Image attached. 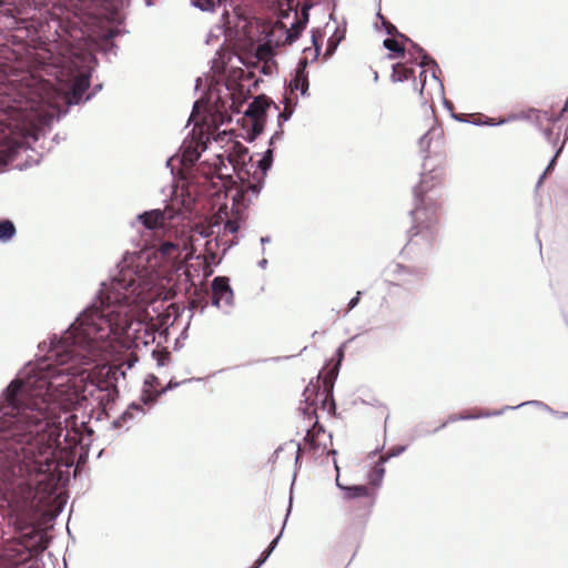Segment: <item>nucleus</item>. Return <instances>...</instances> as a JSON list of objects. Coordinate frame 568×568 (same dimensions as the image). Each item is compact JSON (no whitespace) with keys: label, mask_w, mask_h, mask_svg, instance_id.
Returning <instances> with one entry per match:
<instances>
[{"label":"nucleus","mask_w":568,"mask_h":568,"mask_svg":"<svg viewBox=\"0 0 568 568\" xmlns=\"http://www.w3.org/2000/svg\"><path fill=\"white\" fill-rule=\"evenodd\" d=\"M141 255L126 252L95 298L60 335L39 347L45 359L28 363L0 397V498L20 521L29 519L65 480L64 459L89 446L93 430L70 410L83 402L106 412L125 373L106 365L111 337L129 327L132 306L153 298Z\"/></svg>","instance_id":"nucleus-1"},{"label":"nucleus","mask_w":568,"mask_h":568,"mask_svg":"<svg viewBox=\"0 0 568 568\" xmlns=\"http://www.w3.org/2000/svg\"><path fill=\"white\" fill-rule=\"evenodd\" d=\"M437 178L438 173L433 170L423 172L418 185L414 187L416 205L410 212L413 226L408 231L407 251L420 247L422 252H429L436 240L438 233L436 209L429 204L433 199L428 193L433 191Z\"/></svg>","instance_id":"nucleus-2"},{"label":"nucleus","mask_w":568,"mask_h":568,"mask_svg":"<svg viewBox=\"0 0 568 568\" xmlns=\"http://www.w3.org/2000/svg\"><path fill=\"white\" fill-rule=\"evenodd\" d=\"M273 164V149H267L262 159L257 161V169L260 171V176L254 175V182H248L242 190H237L233 195V206H241L245 209L251 199H246V193L250 192L252 196L256 197L263 186H264V178L266 176L267 171L271 169Z\"/></svg>","instance_id":"nucleus-3"},{"label":"nucleus","mask_w":568,"mask_h":568,"mask_svg":"<svg viewBox=\"0 0 568 568\" xmlns=\"http://www.w3.org/2000/svg\"><path fill=\"white\" fill-rule=\"evenodd\" d=\"M212 300L211 304L217 308H223L229 314L234 304V293L225 276H216L211 282Z\"/></svg>","instance_id":"nucleus-4"},{"label":"nucleus","mask_w":568,"mask_h":568,"mask_svg":"<svg viewBox=\"0 0 568 568\" xmlns=\"http://www.w3.org/2000/svg\"><path fill=\"white\" fill-rule=\"evenodd\" d=\"M270 105L271 101L265 95H258L245 109L244 115L252 120L251 141L262 133L264 118Z\"/></svg>","instance_id":"nucleus-5"},{"label":"nucleus","mask_w":568,"mask_h":568,"mask_svg":"<svg viewBox=\"0 0 568 568\" xmlns=\"http://www.w3.org/2000/svg\"><path fill=\"white\" fill-rule=\"evenodd\" d=\"M178 212L171 207L165 206L164 210L154 209L144 211L136 215L135 220L142 226L149 231H155L162 229L165 222L172 221L176 216Z\"/></svg>","instance_id":"nucleus-6"},{"label":"nucleus","mask_w":568,"mask_h":568,"mask_svg":"<svg viewBox=\"0 0 568 568\" xmlns=\"http://www.w3.org/2000/svg\"><path fill=\"white\" fill-rule=\"evenodd\" d=\"M425 272L422 268L407 267L399 263H390L386 267V276L396 285L410 284L419 281Z\"/></svg>","instance_id":"nucleus-7"},{"label":"nucleus","mask_w":568,"mask_h":568,"mask_svg":"<svg viewBox=\"0 0 568 568\" xmlns=\"http://www.w3.org/2000/svg\"><path fill=\"white\" fill-rule=\"evenodd\" d=\"M222 168H226L223 159L220 155H216L213 162H209L207 160L199 162L195 166L196 175L204 179V183L213 182V179L216 176L219 180H222Z\"/></svg>","instance_id":"nucleus-8"},{"label":"nucleus","mask_w":568,"mask_h":568,"mask_svg":"<svg viewBox=\"0 0 568 568\" xmlns=\"http://www.w3.org/2000/svg\"><path fill=\"white\" fill-rule=\"evenodd\" d=\"M307 65H308L307 58L300 59L297 67L295 69V74L288 83V89H290L291 93L300 90L302 97L310 95V93H308V88H310L308 74L306 71Z\"/></svg>","instance_id":"nucleus-9"},{"label":"nucleus","mask_w":568,"mask_h":568,"mask_svg":"<svg viewBox=\"0 0 568 568\" xmlns=\"http://www.w3.org/2000/svg\"><path fill=\"white\" fill-rule=\"evenodd\" d=\"M311 4H303L301 8L300 14L295 12L296 20L291 24V28L286 31V42L293 43L295 42L298 37L301 36L302 31L305 29L308 18H310V9Z\"/></svg>","instance_id":"nucleus-10"},{"label":"nucleus","mask_w":568,"mask_h":568,"mask_svg":"<svg viewBox=\"0 0 568 568\" xmlns=\"http://www.w3.org/2000/svg\"><path fill=\"white\" fill-rule=\"evenodd\" d=\"M408 42L410 43L412 48L416 51V53L419 54V57H420V61L418 62V65L423 69L426 67L430 68L432 78L435 80L442 95H444V84L437 75V72L440 71L439 65L429 54H427V52L420 45L413 42L412 40Z\"/></svg>","instance_id":"nucleus-11"},{"label":"nucleus","mask_w":568,"mask_h":568,"mask_svg":"<svg viewBox=\"0 0 568 568\" xmlns=\"http://www.w3.org/2000/svg\"><path fill=\"white\" fill-rule=\"evenodd\" d=\"M323 383H324L323 390L320 389L318 385H315L316 389H315L314 394L316 395V397H321V404H322L323 410H326L329 415H332V414H335V410H336V404H335V400L333 397L334 382L328 381L327 378H324Z\"/></svg>","instance_id":"nucleus-12"},{"label":"nucleus","mask_w":568,"mask_h":568,"mask_svg":"<svg viewBox=\"0 0 568 568\" xmlns=\"http://www.w3.org/2000/svg\"><path fill=\"white\" fill-rule=\"evenodd\" d=\"M145 410L143 408V405L138 403H131L129 407L112 422L113 428H130V422L134 418V416H144Z\"/></svg>","instance_id":"nucleus-13"},{"label":"nucleus","mask_w":568,"mask_h":568,"mask_svg":"<svg viewBox=\"0 0 568 568\" xmlns=\"http://www.w3.org/2000/svg\"><path fill=\"white\" fill-rule=\"evenodd\" d=\"M334 467L337 473L336 486L344 491V498L352 500L356 498H364L368 496V488L365 485L345 486L339 481V467L336 459H334Z\"/></svg>","instance_id":"nucleus-14"},{"label":"nucleus","mask_w":568,"mask_h":568,"mask_svg":"<svg viewBox=\"0 0 568 568\" xmlns=\"http://www.w3.org/2000/svg\"><path fill=\"white\" fill-rule=\"evenodd\" d=\"M315 389L316 386H314L313 384L306 386L303 393V395L305 396V405L300 407V412L304 416V419H307L308 423H312L313 419L318 420L315 403L311 400V397L315 393Z\"/></svg>","instance_id":"nucleus-15"},{"label":"nucleus","mask_w":568,"mask_h":568,"mask_svg":"<svg viewBox=\"0 0 568 568\" xmlns=\"http://www.w3.org/2000/svg\"><path fill=\"white\" fill-rule=\"evenodd\" d=\"M185 248V243L164 241L161 243L159 251L166 260H178Z\"/></svg>","instance_id":"nucleus-16"},{"label":"nucleus","mask_w":568,"mask_h":568,"mask_svg":"<svg viewBox=\"0 0 568 568\" xmlns=\"http://www.w3.org/2000/svg\"><path fill=\"white\" fill-rule=\"evenodd\" d=\"M291 508H292V498L290 499V506L287 508V513H286V516H285V519H284V524H283V527H282V530L280 531V534L270 542L268 547L261 554V556L258 557V559L255 561V564L251 567V568H260L267 559L268 557L271 556V554L273 552V550L276 548L282 535H283V531H284V527L286 525V521H287V518L290 516V513H291Z\"/></svg>","instance_id":"nucleus-17"},{"label":"nucleus","mask_w":568,"mask_h":568,"mask_svg":"<svg viewBox=\"0 0 568 568\" xmlns=\"http://www.w3.org/2000/svg\"><path fill=\"white\" fill-rule=\"evenodd\" d=\"M324 433L325 429L323 425H321L318 420H314L312 426L306 429V435L304 437L305 446L310 449H317L321 446V443L317 442V437Z\"/></svg>","instance_id":"nucleus-18"},{"label":"nucleus","mask_w":568,"mask_h":568,"mask_svg":"<svg viewBox=\"0 0 568 568\" xmlns=\"http://www.w3.org/2000/svg\"><path fill=\"white\" fill-rule=\"evenodd\" d=\"M241 206H233V217L227 219L224 223L223 230L225 233L235 234L241 227Z\"/></svg>","instance_id":"nucleus-19"},{"label":"nucleus","mask_w":568,"mask_h":568,"mask_svg":"<svg viewBox=\"0 0 568 568\" xmlns=\"http://www.w3.org/2000/svg\"><path fill=\"white\" fill-rule=\"evenodd\" d=\"M121 33V31L119 29H112V30H109L104 33H102L101 36V40H102V44H101V50L105 53V54H109V53H113V54H116V45L112 42L113 38H115L116 36H119Z\"/></svg>","instance_id":"nucleus-20"},{"label":"nucleus","mask_w":568,"mask_h":568,"mask_svg":"<svg viewBox=\"0 0 568 568\" xmlns=\"http://www.w3.org/2000/svg\"><path fill=\"white\" fill-rule=\"evenodd\" d=\"M17 234V229L12 221L0 220V243L10 242Z\"/></svg>","instance_id":"nucleus-21"},{"label":"nucleus","mask_w":568,"mask_h":568,"mask_svg":"<svg viewBox=\"0 0 568 568\" xmlns=\"http://www.w3.org/2000/svg\"><path fill=\"white\" fill-rule=\"evenodd\" d=\"M414 70L406 68L402 63H397L393 65V72L390 79L393 82H404L413 77Z\"/></svg>","instance_id":"nucleus-22"},{"label":"nucleus","mask_w":568,"mask_h":568,"mask_svg":"<svg viewBox=\"0 0 568 568\" xmlns=\"http://www.w3.org/2000/svg\"><path fill=\"white\" fill-rule=\"evenodd\" d=\"M181 384L182 383H180V382L170 381L165 387L161 388L160 392H155L154 395H149V394L141 395V402L143 405H152L155 403L158 397L165 394L168 390H172V389L176 388Z\"/></svg>","instance_id":"nucleus-23"},{"label":"nucleus","mask_w":568,"mask_h":568,"mask_svg":"<svg viewBox=\"0 0 568 568\" xmlns=\"http://www.w3.org/2000/svg\"><path fill=\"white\" fill-rule=\"evenodd\" d=\"M383 45L390 51L389 59H397L404 55L405 49L396 39L387 38L383 41Z\"/></svg>","instance_id":"nucleus-24"},{"label":"nucleus","mask_w":568,"mask_h":568,"mask_svg":"<svg viewBox=\"0 0 568 568\" xmlns=\"http://www.w3.org/2000/svg\"><path fill=\"white\" fill-rule=\"evenodd\" d=\"M527 405H529V406H535V407L540 408V409H542V410H545V412H548V413H550V414H558V412H557V410H554V409H552L549 405H547L546 403L540 402V400H536V399H534V400H527V402L520 403V404H518V405H516V406H505V407H503V410H504V412H507V410H514V409H518V408H520V407H523V406H527Z\"/></svg>","instance_id":"nucleus-25"},{"label":"nucleus","mask_w":568,"mask_h":568,"mask_svg":"<svg viewBox=\"0 0 568 568\" xmlns=\"http://www.w3.org/2000/svg\"><path fill=\"white\" fill-rule=\"evenodd\" d=\"M356 338V336H353L351 337L347 342L343 343L337 349H336V353H335V356H336V359H337V365L326 375L325 378H327L328 381H332L334 382L337 377V374H338V367L341 365V362L343 361L344 358V348L346 346L347 343L354 341Z\"/></svg>","instance_id":"nucleus-26"},{"label":"nucleus","mask_w":568,"mask_h":568,"mask_svg":"<svg viewBox=\"0 0 568 568\" xmlns=\"http://www.w3.org/2000/svg\"><path fill=\"white\" fill-rule=\"evenodd\" d=\"M504 413L505 412L501 408L499 410H494V412L484 410V412H480L479 414H476V415L459 414L458 415V419L459 420H469V419H476V418H486V417H493V416H500Z\"/></svg>","instance_id":"nucleus-27"},{"label":"nucleus","mask_w":568,"mask_h":568,"mask_svg":"<svg viewBox=\"0 0 568 568\" xmlns=\"http://www.w3.org/2000/svg\"><path fill=\"white\" fill-rule=\"evenodd\" d=\"M159 385V378L155 375H148V377L144 381V387L141 395L149 394L154 395L155 392H160V389L156 388Z\"/></svg>","instance_id":"nucleus-28"},{"label":"nucleus","mask_w":568,"mask_h":568,"mask_svg":"<svg viewBox=\"0 0 568 568\" xmlns=\"http://www.w3.org/2000/svg\"><path fill=\"white\" fill-rule=\"evenodd\" d=\"M296 105H297V101H294V102H292V104H286L284 106V110L282 112H280L278 118H277L278 126H282L284 122L288 121L292 118Z\"/></svg>","instance_id":"nucleus-29"},{"label":"nucleus","mask_w":568,"mask_h":568,"mask_svg":"<svg viewBox=\"0 0 568 568\" xmlns=\"http://www.w3.org/2000/svg\"><path fill=\"white\" fill-rule=\"evenodd\" d=\"M342 39H343V36H339V37L333 36V37H331L327 40V45H326V50H325V53H324V58L325 59L331 58L335 53V51H336L338 44L341 43Z\"/></svg>","instance_id":"nucleus-30"},{"label":"nucleus","mask_w":568,"mask_h":568,"mask_svg":"<svg viewBox=\"0 0 568 568\" xmlns=\"http://www.w3.org/2000/svg\"><path fill=\"white\" fill-rule=\"evenodd\" d=\"M562 148H564V143L558 148V150L556 151L555 155L551 158V160L549 161L547 168L545 169L544 173L540 175L538 182H537V186H539L544 179L546 178V175L554 170V166L556 164V161H557V158L559 156L560 152L562 151Z\"/></svg>","instance_id":"nucleus-31"},{"label":"nucleus","mask_w":568,"mask_h":568,"mask_svg":"<svg viewBox=\"0 0 568 568\" xmlns=\"http://www.w3.org/2000/svg\"><path fill=\"white\" fill-rule=\"evenodd\" d=\"M447 424H448L447 422H444L442 425H439L437 428H435L433 430H427V429H424L422 426H417L413 432L412 439H416L422 436L437 433L438 430L445 428L447 426Z\"/></svg>","instance_id":"nucleus-32"},{"label":"nucleus","mask_w":568,"mask_h":568,"mask_svg":"<svg viewBox=\"0 0 568 568\" xmlns=\"http://www.w3.org/2000/svg\"><path fill=\"white\" fill-rule=\"evenodd\" d=\"M383 28L385 29V32L388 34V36H397L399 37L400 39H403L404 41H410V39L406 36H404L403 33H400L397 28L390 23L389 21L387 20H384V22L382 23Z\"/></svg>","instance_id":"nucleus-33"},{"label":"nucleus","mask_w":568,"mask_h":568,"mask_svg":"<svg viewBox=\"0 0 568 568\" xmlns=\"http://www.w3.org/2000/svg\"><path fill=\"white\" fill-rule=\"evenodd\" d=\"M385 469L383 464L378 462V465L374 468L373 475L371 476V484L374 486H379L384 476Z\"/></svg>","instance_id":"nucleus-34"},{"label":"nucleus","mask_w":568,"mask_h":568,"mask_svg":"<svg viewBox=\"0 0 568 568\" xmlns=\"http://www.w3.org/2000/svg\"><path fill=\"white\" fill-rule=\"evenodd\" d=\"M191 3L201 11H212L215 7L214 0H192Z\"/></svg>","instance_id":"nucleus-35"},{"label":"nucleus","mask_w":568,"mask_h":568,"mask_svg":"<svg viewBox=\"0 0 568 568\" xmlns=\"http://www.w3.org/2000/svg\"><path fill=\"white\" fill-rule=\"evenodd\" d=\"M406 450V446H403V445H398V446H395L393 448L389 449V452L387 453L386 456H382L379 458V463L381 464H384L386 463L389 458H393V457H396V456H399L400 454H403L404 452Z\"/></svg>","instance_id":"nucleus-36"},{"label":"nucleus","mask_w":568,"mask_h":568,"mask_svg":"<svg viewBox=\"0 0 568 568\" xmlns=\"http://www.w3.org/2000/svg\"><path fill=\"white\" fill-rule=\"evenodd\" d=\"M152 355L160 367L165 366L170 359V353L168 351H153Z\"/></svg>","instance_id":"nucleus-37"},{"label":"nucleus","mask_w":568,"mask_h":568,"mask_svg":"<svg viewBox=\"0 0 568 568\" xmlns=\"http://www.w3.org/2000/svg\"><path fill=\"white\" fill-rule=\"evenodd\" d=\"M215 242H216L215 243L216 246H220V245L223 246V253H225L227 250H230L232 246H234L239 243L237 239L224 240L223 237H220V236H217L215 239Z\"/></svg>","instance_id":"nucleus-38"},{"label":"nucleus","mask_w":568,"mask_h":568,"mask_svg":"<svg viewBox=\"0 0 568 568\" xmlns=\"http://www.w3.org/2000/svg\"><path fill=\"white\" fill-rule=\"evenodd\" d=\"M317 34H318V31L316 30H312V43L314 45V53H313V57H312V62L316 61L320 53H321V49H322V45L321 43L318 42V39H317Z\"/></svg>","instance_id":"nucleus-39"},{"label":"nucleus","mask_w":568,"mask_h":568,"mask_svg":"<svg viewBox=\"0 0 568 568\" xmlns=\"http://www.w3.org/2000/svg\"><path fill=\"white\" fill-rule=\"evenodd\" d=\"M202 109H204L202 101L197 100L193 103V109L189 119V123L195 121V118L201 113Z\"/></svg>","instance_id":"nucleus-40"},{"label":"nucleus","mask_w":568,"mask_h":568,"mask_svg":"<svg viewBox=\"0 0 568 568\" xmlns=\"http://www.w3.org/2000/svg\"><path fill=\"white\" fill-rule=\"evenodd\" d=\"M285 448H294L296 450V457H295V467H297L301 458V444L295 443L294 440H291L284 445Z\"/></svg>","instance_id":"nucleus-41"},{"label":"nucleus","mask_w":568,"mask_h":568,"mask_svg":"<svg viewBox=\"0 0 568 568\" xmlns=\"http://www.w3.org/2000/svg\"><path fill=\"white\" fill-rule=\"evenodd\" d=\"M283 135H284V131H283L282 126H278V129L271 136L268 144L272 145L275 141L282 140ZM268 149H272V148L268 146Z\"/></svg>","instance_id":"nucleus-42"},{"label":"nucleus","mask_w":568,"mask_h":568,"mask_svg":"<svg viewBox=\"0 0 568 568\" xmlns=\"http://www.w3.org/2000/svg\"><path fill=\"white\" fill-rule=\"evenodd\" d=\"M213 226H209V227H204V226H201V227H196V232L199 233L200 236L202 237H209L213 234Z\"/></svg>","instance_id":"nucleus-43"},{"label":"nucleus","mask_w":568,"mask_h":568,"mask_svg":"<svg viewBox=\"0 0 568 568\" xmlns=\"http://www.w3.org/2000/svg\"><path fill=\"white\" fill-rule=\"evenodd\" d=\"M361 292L358 291L356 293V295L354 297H352L347 304V310H346V314L352 311L354 307L357 306V304L359 303V298H361Z\"/></svg>","instance_id":"nucleus-44"},{"label":"nucleus","mask_w":568,"mask_h":568,"mask_svg":"<svg viewBox=\"0 0 568 568\" xmlns=\"http://www.w3.org/2000/svg\"><path fill=\"white\" fill-rule=\"evenodd\" d=\"M506 122H507L506 119H501V120L496 121L493 118L485 116L484 125L496 126V125H501V124H504Z\"/></svg>","instance_id":"nucleus-45"},{"label":"nucleus","mask_w":568,"mask_h":568,"mask_svg":"<svg viewBox=\"0 0 568 568\" xmlns=\"http://www.w3.org/2000/svg\"><path fill=\"white\" fill-rule=\"evenodd\" d=\"M568 109V98H567V101L564 105V108L560 110V112L558 114H554V115H550L548 116L547 119L550 121V122H557L560 120V118L562 116V114L567 111Z\"/></svg>","instance_id":"nucleus-46"},{"label":"nucleus","mask_w":568,"mask_h":568,"mask_svg":"<svg viewBox=\"0 0 568 568\" xmlns=\"http://www.w3.org/2000/svg\"><path fill=\"white\" fill-rule=\"evenodd\" d=\"M435 131L429 130L427 133L420 136L419 139V145L420 148L428 146L430 141V135L434 134Z\"/></svg>","instance_id":"nucleus-47"},{"label":"nucleus","mask_w":568,"mask_h":568,"mask_svg":"<svg viewBox=\"0 0 568 568\" xmlns=\"http://www.w3.org/2000/svg\"><path fill=\"white\" fill-rule=\"evenodd\" d=\"M200 154L194 151L191 154H186V152L183 154V162H190L193 163L194 161H199Z\"/></svg>","instance_id":"nucleus-48"},{"label":"nucleus","mask_w":568,"mask_h":568,"mask_svg":"<svg viewBox=\"0 0 568 568\" xmlns=\"http://www.w3.org/2000/svg\"><path fill=\"white\" fill-rule=\"evenodd\" d=\"M544 136L545 139L549 142V143H552V144H556V139L554 136V132H552V129H545L544 130Z\"/></svg>","instance_id":"nucleus-49"},{"label":"nucleus","mask_w":568,"mask_h":568,"mask_svg":"<svg viewBox=\"0 0 568 568\" xmlns=\"http://www.w3.org/2000/svg\"><path fill=\"white\" fill-rule=\"evenodd\" d=\"M469 123L477 125V126L484 125L483 114H478L476 116V119L471 120Z\"/></svg>","instance_id":"nucleus-50"},{"label":"nucleus","mask_w":568,"mask_h":568,"mask_svg":"<svg viewBox=\"0 0 568 568\" xmlns=\"http://www.w3.org/2000/svg\"><path fill=\"white\" fill-rule=\"evenodd\" d=\"M455 120L459 121V122H470V120L466 119V114H463V113H459V114H454L452 115Z\"/></svg>","instance_id":"nucleus-51"},{"label":"nucleus","mask_w":568,"mask_h":568,"mask_svg":"<svg viewBox=\"0 0 568 568\" xmlns=\"http://www.w3.org/2000/svg\"><path fill=\"white\" fill-rule=\"evenodd\" d=\"M419 78L423 79L422 80V85H420V94L423 93V90L425 88V84H426V77H425V70H423L419 74Z\"/></svg>","instance_id":"nucleus-52"},{"label":"nucleus","mask_w":568,"mask_h":568,"mask_svg":"<svg viewBox=\"0 0 568 568\" xmlns=\"http://www.w3.org/2000/svg\"><path fill=\"white\" fill-rule=\"evenodd\" d=\"M294 101H297V99L296 98L293 99L291 97L285 95L284 99H283L284 106L286 104H292V102H294Z\"/></svg>","instance_id":"nucleus-53"},{"label":"nucleus","mask_w":568,"mask_h":568,"mask_svg":"<svg viewBox=\"0 0 568 568\" xmlns=\"http://www.w3.org/2000/svg\"><path fill=\"white\" fill-rule=\"evenodd\" d=\"M267 264H268V262H267V260H266V258H262V260L257 263V265H258L261 268H263V270H264V268H266Z\"/></svg>","instance_id":"nucleus-54"},{"label":"nucleus","mask_w":568,"mask_h":568,"mask_svg":"<svg viewBox=\"0 0 568 568\" xmlns=\"http://www.w3.org/2000/svg\"><path fill=\"white\" fill-rule=\"evenodd\" d=\"M443 103L448 110H453V103L447 99L443 98Z\"/></svg>","instance_id":"nucleus-55"},{"label":"nucleus","mask_w":568,"mask_h":568,"mask_svg":"<svg viewBox=\"0 0 568 568\" xmlns=\"http://www.w3.org/2000/svg\"><path fill=\"white\" fill-rule=\"evenodd\" d=\"M554 416L558 417V418H568V413L567 412H561L558 414H552Z\"/></svg>","instance_id":"nucleus-56"},{"label":"nucleus","mask_w":568,"mask_h":568,"mask_svg":"<svg viewBox=\"0 0 568 568\" xmlns=\"http://www.w3.org/2000/svg\"><path fill=\"white\" fill-rule=\"evenodd\" d=\"M457 420H459L458 419V415L454 414V415H450L446 422L449 424V423H454V422H457Z\"/></svg>","instance_id":"nucleus-57"},{"label":"nucleus","mask_w":568,"mask_h":568,"mask_svg":"<svg viewBox=\"0 0 568 568\" xmlns=\"http://www.w3.org/2000/svg\"><path fill=\"white\" fill-rule=\"evenodd\" d=\"M4 11L10 13V17H11V18H12V20H13L12 24L18 26V20H17V19L12 16V13H11V12H12V10H11L10 8H8V9H4Z\"/></svg>","instance_id":"nucleus-58"},{"label":"nucleus","mask_w":568,"mask_h":568,"mask_svg":"<svg viewBox=\"0 0 568 568\" xmlns=\"http://www.w3.org/2000/svg\"><path fill=\"white\" fill-rule=\"evenodd\" d=\"M261 244L264 245V244H267L271 242V237L270 236H262L261 237Z\"/></svg>","instance_id":"nucleus-59"},{"label":"nucleus","mask_w":568,"mask_h":568,"mask_svg":"<svg viewBox=\"0 0 568 568\" xmlns=\"http://www.w3.org/2000/svg\"><path fill=\"white\" fill-rule=\"evenodd\" d=\"M229 17L230 13L226 10H224V12L222 13V18L223 20H225V23H230Z\"/></svg>","instance_id":"nucleus-60"},{"label":"nucleus","mask_w":568,"mask_h":568,"mask_svg":"<svg viewBox=\"0 0 568 568\" xmlns=\"http://www.w3.org/2000/svg\"><path fill=\"white\" fill-rule=\"evenodd\" d=\"M13 3H14V0H0L1 6H4V4L11 6Z\"/></svg>","instance_id":"nucleus-61"},{"label":"nucleus","mask_w":568,"mask_h":568,"mask_svg":"<svg viewBox=\"0 0 568 568\" xmlns=\"http://www.w3.org/2000/svg\"><path fill=\"white\" fill-rule=\"evenodd\" d=\"M376 17L381 20L382 23L384 22V20H386L385 17L381 12V8L378 9Z\"/></svg>","instance_id":"nucleus-62"},{"label":"nucleus","mask_w":568,"mask_h":568,"mask_svg":"<svg viewBox=\"0 0 568 568\" xmlns=\"http://www.w3.org/2000/svg\"><path fill=\"white\" fill-rule=\"evenodd\" d=\"M206 250L212 254V257H214V254H213V251H212V247H211V242H206Z\"/></svg>","instance_id":"nucleus-63"},{"label":"nucleus","mask_w":568,"mask_h":568,"mask_svg":"<svg viewBox=\"0 0 568 568\" xmlns=\"http://www.w3.org/2000/svg\"><path fill=\"white\" fill-rule=\"evenodd\" d=\"M172 161H173V159H172V158L168 159V160H166L165 165H166L168 168H170V166H171V162H172Z\"/></svg>","instance_id":"nucleus-64"}]
</instances>
